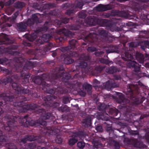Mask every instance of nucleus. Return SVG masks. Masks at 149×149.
Segmentation results:
<instances>
[{
    "label": "nucleus",
    "mask_w": 149,
    "mask_h": 149,
    "mask_svg": "<svg viewBox=\"0 0 149 149\" xmlns=\"http://www.w3.org/2000/svg\"><path fill=\"white\" fill-rule=\"evenodd\" d=\"M11 93H4L0 94V99L3 100L6 104L18 107L20 112H25L29 110H34L40 107L41 105L33 103L27 104L24 102L27 100L26 97L23 96L18 95L16 97Z\"/></svg>",
    "instance_id": "obj_1"
},
{
    "label": "nucleus",
    "mask_w": 149,
    "mask_h": 149,
    "mask_svg": "<svg viewBox=\"0 0 149 149\" xmlns=\"http://www.w3.org/2000/svg\"><path fill=\"white\" fill-rule=\"evenodd\" d=\"M4 119L6 120V124H5V122L0 123V127L6 131L7 135L5 136L0 130V141L1 142H6L9 139L10 137L17 134L16 130L17 128V118L16 116L8 115L3 119Z\"/></svg>",
    "instance_id": "obj_2"
},
{
    "label": "nucleus",
    "mask_w": 149,
    "mask_h": 149,
    "mask_svg": "<svg viewBox=\"0 0 149 149\" xmlns=\"http://www.w3.org/2000/svg\"><path fill=\"white\" fill-rule=\"evenodd\" d=\"M4 119L6 120V124H5V122L0 123V127L6 131L7 135L5 136L0 130V141L1 142H6L9 139L10 137L17 134L16 130L17 128V118L16 116L8 115L3 119Z\"/></svg>",
    "instance_id": "obj_3"
},
{
    "label": "nucleus",
    "mask_w": 149,
    "mask_h": 149,
    "mask_svg": "<svg viewBox=\"0 0 149 149\" xmlns=\"http://www.w3.org/2000/svg\"><path fill=\"white\" fill-rule=\"evenodd\" d=\"M64 69L63 65H61L59 67H57L53 69L50 73L51 78V82H53L54 84L55 85H58V81L61 78V80L66 85H69L70 88H74L77 86L79 88L81 86V83L77 81L72 82L69 80L71 76L68 73L64 72L63 71Z\"/></svg>",
    "instance_id": "obj_4"
},
{
    "label": "nucleus",
    "mask_w": 149,
    "mask_h": 149,
    "mask_svg": "<svg viewBox=\"0 0 149 149\" xmlns=\"http://www.w3.org/2000/svg\"><path fill=\"white\" fill-rule=\"evenodd\" d=\"M147 5L140 4L134 2L132 4V8L137 13L133 15L132 13L128 11H122L120 13L122 17L126 18L136 20V19L139 18L143 19H147L149 20V14H148L146 9Z\"/></svg>",
    "instance_id": "obj_5"
},
{
    "label": "nucleus",
    "mask_w": 149,
    "mask_h": 149,
    "mask_svg": "<svg viewBox=\"0 0 149 149\" xmlns=\"http://www.w3.org/2000/svg\"><path fill=\"white\" fill-rule=\"evenodd\" d=\"M130 51L124 50V52L121 54V57L124 60L127 61L126 65L127 67L133 68L134 71L135 72H139L141 65H139L136 62L131 60L135 58L139 63H143L144 59L143 55L138 52H136L135 54L133 55V54L130 53Z\"/></svg>",
    "instance_id": "obj_6"
},
{
    "label": "nucleus",
    "mask_w": 149,
    "mask_h": 149,
    "mask_svg": "<svg viewBox=\"0 0 149 149\" xmlns=\"http://www.w3.org/2000/svg\"><path fill=\"white\" fill-rule=\"evenodd\" d=\"M99 35L95 32L90 33L89 34L84 38L83 40L84 42L82 43V45H97L100 47L99 45H103V41L108 36V32L104 29H101L98 31Z\"/></svg>",
    "instance_id": "obj_7"
},
{
    "label": "nucleus",
    "mask_w": 149,
    "mask_h": 149,
    "mask_svg": "<svg viewBox=\"0 0 149 149\" xmlns=\"http://www.w3.org/2000/svg\"><path fill=\"white\" fill-rule=\"evenodd\" d=\"M22 58L17 57L15 58V60L18 63L15 65V68L17 71L21 72V77L22 79V82L25 81L26 83L29 82V78L31 76V74L29 73V70L35 66L36 62L27 61L25 65L23 66L22 62L24 60L22 61H20Z\"/></svg>",
    "instance_id": "obj_8"
},
{
    "label": "nucleus",
    "mask_w": 149,
    "mask_h": 149,
    "mask_svg": "<svg viewBox=\"0 0 149 149\" xmlns=\"http://www.w3.org/2000/svg\"><path fill=\"white\" fill-rule=\"evenodd\" d=\"M13 41L10 40L6 34L2 33L0 36V56L5 52L8 53L12 55H15L16 52L15 51L18 46L12 44Z\"/></svg>",
    "instance_id": "obj_9"
},
{
    "label": "nucleus",
    "mask_w": 149,
    "mask_h": 149,
    "mask_svg": "<svg viewBox=\"0 0 149 149\" xmlns=\"http://www.w3.org/2000/svg\"><path fill=\"white\" fill-rule=\"evenodd\" d=\"M127 87V91L126 93L127 97L133 100L135 104L141 103L142 101L139 98H137L136 96L140 93L141 89L143 88L144 85L139 81L134 84H128Z\"/></svg>",
    "instance_id": "obj_10"
},
{
    "label": "nucleus",
    "mask_w": 149,
    "mask_h": 149,
    "mask_svg": "<svg viewBox=\"0 0 149 149\" xmlns=\"http://www.w3.org/2000/svg\"><path fill=\"white\" fill-rule=\"evenodd\" d=\"M46 22L43 26L39 27L34 32L31 33V34L27 33L25 35L24 37L26 39V40L23 41V44L25 46L30 47L32 46L30 42H29L33 41L37 37V33L40 32L46 31L48 30L49 27L52 25V23L50 21Z\"/></svg>",
    "instance_id": "obj_11"
},
{
    "label": "nucleus",
    "mask_w": 149,
    "mask_h": 149,
    "mask_svg": "<svg viewBox=\"0 0 149 149\" xmlns=\"http://www.w3.org/2000/svg\"><path fill=\"white\" fill-rule=\"evenodd\" d=\"M75 135L77 136V138L79 137L84 138L86 140L91 142L93 144L94 149L95 148L97 149L103 146L100 140V138H97L95 134H92L89 135L83 131H80L77 132Z\"/></svg>",
    "instance_id": "obj_12"
},
{
    "label": "nucleus",
    "mask_w": 149,
    "mask_h": 149,
    "mask_svg": "<svg viewBox=\"0 0 149 149\" xmlns=\"http://www.w3.org/2000/svg\"><path fill=\"white\" fill-rule=\"evenodd\" d=\"M32 81L37 85L42 86V89L44 90L46 86H50L52 84H54L53 82H51V78L49 73H44L41 76H37L31 78Z\"/></svg>",
    "instance_id": "obj_13"
},
{
    "label": "nucleus",
    "mask_w": 149,
    "mask_h": 149,
    "mask_svg": "<svg viewBox=\"0 0 149 149\" xmlns=\"http://www.w3.org/2000/svg\"><path fill=\"white\" fill-rule=\"evenodd\" d=\"M27 141H33L32 143L26 144L25 148L28 149H34L37 146V143H43L46 141L44 136H35L33 135H27L21 140V142L25 143Z\"/></svg>",
    "instance_id": "obj_14"
},
{
    "label": "nucleus",
    "mask_w": 149,
    "mask_h": 149,
    "mask_svg": "<svg viewBox=\"0 0 149 149\" xmlns=\"http://www.w3.org/2000/svg\"><path fill=\"white\" fill-rule=\"evenodd\" d=\"M115 94H116V95H113V98L116 99L118 103L124 105V107L126 109L125 113V115H129V116L131 115V112L133 110L132 108L127 104V103L129 102V100L125 98L124 95L121 93L115 92Z\"/></svg>",
    "instance_id": "obj_15"
},
{
    "label": "nucleus",
    "mask_w": 149,
    "mask_h": 149,
    "mask_svg": "<svg viewBox=\"0 0 149 149\" xmlns=\"http://www.w3.org/2000/svg\"><path fill=\"white\" fill-rule=\"evenodd\" d=\"M28 116V115H26L24 116L23 118L21 120L22 125L25 127H28L29 126H36L38 125L45 126L47 124V123L43 120L39 119L35 121Z\"/></svg>",
    "instance_id": "obj_16"
},
{
    "label": "nucleus",
    "mask_w": 149,
    "mask_h": 149,
    "mask_svg": "<svg viewBox=\"0 0 149 149\" xmlns=\"http://www.w3.org/2000/svg\"><path fill=\"white\" fill-rule=\"evenodd\" d=\"M107 20L105 19H102L95 16H90L86 19V23L89 26H94L98 25L104 26L107 25Z\"/></svg>",
    "instance_id": "obj_17"
},
{
    "label": "nucleus",
    "mask_w": 149,
    "mask_h": 149,
    "mask_svg": "<svg viewBox=\"0 0 149 149\" xmlns=\"http://www.w3.org/2000/svg\"><path fill=\"white\" fill-rule=\"evenodd\" d=\"M58 81V84L56 85H55L54 84H52V83H51V84L50 85V86L51 85H54L56 86H57V88L53 87V88H48L49 86L48 87L46 86L44 90L46 88V91L47 93L51 94V95H55L57 96H57L59 97V95L61 94L67 93L68 91L66 88L64 87H60L58 86L59 84Z\"/></svg>",
    "instance_id": "obj_18"
},
{
    "label": "nucleus",
    "mask_w": 149,
    "mask_h": 149,
    "mask_svg": "<svg viewBox=\"0 0 149 149\" xmlns=\"http://www.w3.org/2000/svg\"><path fill=\"white\" fill-rule=\"evenodd\" d=\"M56 6V4L54 3H44V2H42L40 3L39 4L37 2H35L33 4V7L34 8L39 10H40L41 12L43 11L46 15H47V13H45L46 11H43L44 10L53 8Z\"/></svg>",
    "instance_id": "obj_19"
},
{
    "label": "nucleus",
    "mask_w": 149,
    "mask_h": 149,
    "mask_svg": "<svg viewBox=\"0 0 149 149\" xmlns=\"http://www.w3.org/2000/svg\"><path fill=\"white\" fill-rule=\"evenodd\" d=\"M59 33L63 34V35H58L55 37L56 41L57 42H58L59 45H61L66 39V36L70 37L72 36V32L68 31L65 28H63L59 29L58 30Z\"/></svg>",
    "instance_id": "obj_20"
},
{
    "label": "nucleus",
    "mask_w": 149,
    "mask_h": 149,
    "mask_svg": "<svg viewBox=\"0 0 149 149\" xmlns=\"http://www.w3.org/2000/svg\"><path fill=\"white\" fill-rule=\"evenodd\" d=\"M13 87L17 91L18 93L21 94H26L28 95H30L34 97H37L39 96L37 93L33 91H32L31 92V91H30L28 88H25L24 87L21 88L16 83H13Z\"/></svg>",
    "instance_id": "obj_21"
},
{
    "label": "nucleus",
    "mask_w": 149,
    "mask_h": 149,
    "mask_svg": "<svg viewBox=\"0 0 149 149\" xmlns=\"http://www.w3.org/2000/svg\"><path fill=\"white\" fill-rule=\"evenodd\" d=\"M91 57L86 54L83 53L80 55L79 59L82 61H80L79 64V66L81 68H85L87 65L86 62L90 60Z\"/></svg>",
    "instance_id": "obj_22"
},
{
    "label": "nucleus",
    "mask_w": 149,
    "mask_h": 149,
    "mask_svg": "<svg viewBox=\"0 0 149 149\" xmlns=\"http://www.w3.org/2000/svg\"><path fill=\"white\" fill-rule=\"evenodd\" d=\"M105 68V66L100 65L96 66L94 68L92 66L88 67L87 70L88 72L91 74L95 75L101 73Z\"/></svg>",
    "instance_id": "obj_23"
},
{
    "label": "nucleus",
    "mask_w": 149,
    "mask_h": 149,
    "mask_svg": "<svg viewBox=\"0 0 149 149\" xmlns=\"http://www.w3.org/2000/svg\"><path fill=\"white\" fill-rule=\"evenodd\" d=\"M70 45L61 48V51L63 52H65L66 51H70V50L74 49L76 46L78 45V41L75 39H72L69 41Z\"/></svg>",
    "instance_id": "obj_24"
},
{
    "label": "nucleus",
    "mask_w": 149,
    "mask_h": 149,
    "mask_svg": "<svg viewBox=\"0 0 149 149\" xmlns=\"http://www.w3.org/2000/svg\"><path fill=\"white\" fill-rule=\"evenodd\" d=\"M51 37V36L49 34H43L38 39H37L35 42L36 46H39L45 42H48Z\"/></svg>",
    "instance_id": "obj_25"
},
{
    "label": "nucleus",
    "mask_w": 149,
    "mask_h": 149,
    "mask_svg": "<svg viewBox=\"0 0 149 149\" xmlns=\"http://www.w3.org/2000/svg\"><path fill=\"white\" fill-rule=\"evenodd\" d=\"M57 98V96L53 95H49L45 96L43 98V100L45 101V103H42L41 105L48 107L50 106L51 102Z\"/></svg>",
    "instance_id": "obj_26"
},
{
    "label": "nucleus",
    "mask_w": 149,
    "mask_h": 149,
    "mask_svg": "<svg viewBox=\"0 0 149 149\" xmlns=\"http://www.w3.org/2000/svg\"><path fill=\"white\" fill-rule=\"evenodd\" d=\"M27 21L20 22L17 24V30L18 31L23 32L25 31L27 29V26H31L29 24Z\"/></svg>",
    "instance_id": "obj_27"
},
{
    "label": "nucleus",
    "mask_w": 149,
    "mask_h": 149,
    "mask_svg": "<svg viewBox=\"0 0 149 149\" xmlns=\"http://www.w3.org/2000/svg\"><path fill=\"white\" fill-rule=\"evenodd\" d=\"M20 72V77H19V75H18V74H16L15 75H14V78H15V79H16L17 81L18 82V83H19V84H17V83H16V82H14V83H12V87L13 88L14 90H15L16 92H17V93L19 94H21L20 93H18V92L16 90H15V89L13 88V83H16L17 85L19 86H20L21 87V88H22L23 87H22L21 86V85H20V84H22L23 86H28V84H29V82H28V83H26L25 81H24V82H22V78L21 77V72Z\"/></svg>",
    "instance_id": "obj_28"
},
{
    "label": "nucleus",
    "mask_w": 149,
    "mask_h": 149,
    "mask_svg": "<svg viewBox=\"0 0 149 149\" xmlns=\"http://www.w3.org/2000/svg\"><path fill=\"white\" fill-rule=\"evenodd\" d=\"M113 6L111 4L104 5L99 4L96 7V10L98 11H104L107 10H110L112 8Z\"/></svg>",
    "instance_id": "obj_29"
},
{
    "label": "nucleus",
    "mask_w": 149,
    "mask_h": 149,
    "mask_svg": "<svg viewBox=\"0 0 149 149\" xmlns=\"http://www.w3.org/2000/svg\"><path fill=\"white\" fill-rule=\"evenodd\" d=\"M39 14L38 13H36L33 14L31 18L28 19L27 21V22L31 26L33 25L35 23H38L39 22V18L37 15Z\"/></svg>",
    "instance_id": "obj_30"
},
{
    "label": "nucleus",
    "mask_w": 149,
    "mask_h": 149,
    "mask_svg": "<svg viewBox=\"0 0 149 149\" xmlns=\"http://www.w3.org/2000/svg\"><path fill=\"white\" fill-rule=\"evenodd\" d=\"M132 144L134 147L139 148H143L146 147V146L142 142L139 141L136 139H134L133 140Z\"/></svg>",
    "instance_id": "obj_31"
},
{
    "label": "nucleus",
    "mask_w": 149,
    "mask_h": 149,
    "mask_svg": "<svg viewBox=\"0 0 149 149\" xmlns=\"http://www.w3.org/2000/svg\"><path fill=\"white\" fill-rule=\"evenodd\" d=\"M109 122H103V125L104 126L105 131L109 133L110 136L111 133H113V131L112 129L111 124L109 123Z\"/></svg>",
    "instance_id": "obj_32"
},
{
    "label": "nucleus",
    "mask_w": 149,
    "mask_h": 149,
    "mask_svg": "<svg viewBox=\"0 0 149 149\" xmlns=\"http://www.w3.org/2000/svg\"><path fill=\"white\" fill-rule=\"evenodd\" d=\"M116 84L113 81H108L105 85V88L108 91L111 90L112 88L116 87Z\"/></svg>",
    "instance_id": "obj_33"
},
{
    "label": "nucleus",
    "mask_w": 149,
    "mask_h": 149,
    "mask_svg": "<svg viewBox=\"0 0 149 149\" xmlns=\"http://www.w3.org/2000/svg\"><path fill=\"white\" fill-rule=\"evenodd\" d=\"M82 123L85 127H88L90 126L91 125V117L88 116L83 119Z\"/></svg>",
    "instance_id": "obj_34"
},
{
    "label": "nucleus",
    "mask_w": 149,
    "mask_h": 149,
    "mask_svg": "<svg viewBox=\"0 0 149 149\" xmlns=\"http://www.w3.org/2000/svg\"><path fill=\"white\" fill-rule=\"evenodd\" d=\"M106 51L107 53H108L113 52L119 53V50L118 47L113 45H110V48L107 50Z\"/></svg>",
    "instance_id": "obj_35"
},
{
    "label": "nucleus",
    "mask_w": 149,
    "mask_h": 149,
    "mask_svg": "<svg viewBox=\"0 0 149 149\" xmlns=\"http://www.w3.org/2000/svg\"><path fill=\"white\" fill-rule=\"evenodd\" d=\"M73 49L70 50V51H66L65 52H64L67 54L68 56L70 57H73L76 58L78 57L80 55H79V53L78 52H72V50Z\"/></svg>",
    "instance_id": "obj_36"
},
{
    "label": "nucleus",
    "mask_w": 149,
    "mask_h": 149,
    "mask_svg": "<svg viewBox=\"0 0 149 149\" xmlns=\"http://www.w3.org/2000/svg\"><path fill=\"white\" fill-rule=\"evenodd\" d=\"M47 130H49V131H47V132L49 133V134L52 135H56L60 132V130L56 128H54L53 129L52 127H49L48 128Z\"/></svg>",
    "instance_id": "obj_37"
},
{
    "label": "nucleus",
    "mask_w": 149,
    "mask_h": 149,
    "mask_svg": "<svg viewBox=\"0 0 149 149\" xmlns=\"http://www.w3.org/2000/svg\"><path fill=\"white\" fill-rule=\"evenodd\" d=\"M12 81L13 79L11 77H6L3 79H0V84L6 85L9 83H12Z\"/></svg>",
    "instance_id": "obj_38"
},
{
    "label": "nucleus",
    "mask_w": 149,
    "mask_h": 149,
    "mask_svg": "<svg viewBox=\"0 0 149 149\" xmlns=\"http://www.w3.org/2000/svg\"><path fill=\"white\" fill-rule=\"evenodd\" d=\"M78 141L77 136L75 135H72L69 139L68 143L70 146L74 145Z\"/></svg>",
    "instance_id": "obj_39"
},
{
    "label": "nucleus",
    "mask_w": 149,
    "mask_h": 149,
    "mask_svg": "<svg viewBox=\"0 0 149 149\" xmlns=\"http://www.w3.org/2000/svg\"><path fill=\"white\" fill-rule=\"evenodd\" d=\"M52 117V113L46 111L45 110L42 116V118L44 119H48Z\"/></svg>",
    "instance_id": "obj_40"
},
{
    "label": "nucleus",
    "mask_w": 149,
    "mask_h": 149,
    "mask_svg": "<svg viewBox=\"0 0 149 149\" xmlns=\"http://www.w3.org/2000/svg\"><path fill=\"white\" fill-rule=\"evenodd\" d=\"M83 87L86 90L87 92L89 95H90L91 93V90L92 89V86L87 83H84L82 85Z\"/></svg>",
    "instance_id": "obj_41"
},
{
    "label": "nucleus",
    "mask_w": 149,
    "mask_h": 149,
    "mask_svg": "<svg viewBox=\"0 0 149 149\" xmlns=\"http://www.w3.org/2000/svg\"><path fill=\"white\" fill-rule=\"evenodd\" d=\"M117 69L114 66H111L106 69V72L109 74H113L117 71Z\"/></svg>",
    "instance_id": "obj_42"
},
{
    "label": "nucleus",
    "mask_w": 149,
    "mask_h": 149,
    "mask_svg": "<svg viewBox=\"0 0 149 149\" xmlns=\"http://www.w3.org/2000/svg\"><path fill=\"white\" fill-rule=\"evenodd\" d=\"M109 112L110 114L114 116L118 115L119 113V111L115 108H111L109 109Z\"/></svg>",
    "instance_id": "obj_43"
},
{
    "label": "nucleus",
    "mask_w": 149,
    "mask_h": 149,
    "mask_svg": "<svg viewBox=\"0 0 149 149\" xmlns=\"http://www.w3.org/2000/svg\"><path fill=\"white\" fill-rule=\"evenodd\" d=\"M25 6V3L23 2L17 1L14 4V6L17 8H22Z\"/></svg>",
    "instance_id": "obj_44"
},
{
    "label": "nucleus",
    "mask_w": 149,
    "mask_h": 149,
    "mask_svg": "<svg viewBox=\"0 0 149 149\" xmlns=\"http://www.w3.org/2000/svg\"><path fill=\"white\" fill-rule=\"evenodd\" d=\"M70 57L68 56L65 58L64 59V63L67 64H69L73 63L74 62V60Z\"/></svg>",
    "instance_id": "obj_45"
},
{
    "label": "nucleus",
    "mask_w": 149,
    "mask_h": 149,
    "mask_svg": "<svg viewBox=\"0 0 149 149\" xmlns=\"http://www.w3.org/2000/svg\"><path fill=\"white\" fill-rule=\"evenodd\" d=\"M128 132L132 136H137L138 137H139V134L138 131L137 130H132L131 129H128Z\"/></svg>",
    "instance_id": "obj_46"
},
{
    "label": "nucleus",
    "mask_w": 149,
    "mask_h": 149,
    "mask_svg": "<svg viewBox=\"0 0 149 149\" xmlns=\"http://www.w3.org/2000/svg\"><path fill=\"white\" fill-rule=\"evenodd\" d=\"M8 149H18L17 147L14 143H8L6 144Z\"/></svg>",
    "instance_id": "obj_47"
},
{
    "label": "nucleus",
    "mask_w": 149,
    "mask_h": 149,
    "mask_svg": "<svg viewBox=\"0 0 149 149\" xmlns=\"http://www.w3.org/2000/svg\"><path fill=\"white\" fill-rule=\"evenodd\" d=\"M8 149H18L17 147L14 143H8L6 144Z\"/></svg>",
    "instance_id": "obj_48"
},
{
    "label": "nucleus",
    "mask_w": 149,
    "mask_h": 149,
    "mask_svg": "<svg viewBox=\"0 0 149 149\" xmlns=\"http://www.w3.org/2000/svg\"><path fill=\"white\" fill-rule=\"evenodd\" d=\"M110 30L111 31H121V29L116 26H113L111 24L110 25Z\"/></svg>",
    "instance_id": "obj_49"
},
{
    "label": "nucleus",
    "mask_w": 149,
    "mask_h": 149,
    "mask_svg": "<svg viewBox=\"0 0 149 149\" xmlns=\"http://www.w3.org/2000/svg\"><path fill=\"white\" fill-rule=\"evenodd\" d=\"M62 24L61 19L59 20L56 19L54 21L53 25L57 27H59L62 25Z\"/></svg>",
    "instance_id": "obj_50"
},
{
    "label": "nucleus",
    "mask_w": 149,
    "mask_h": 149,
    "mask_svg": "<svg viewBox=\"0 0 149 149\" xmlns=\"http://www.w3.org/2000/svg\"><path fill=\"white\" fill-rule=\"evenodd\" d=\"M53 46V44L52 43L50 42L48 43L44 47V51L45 52H47L50 50Z\"/></svg>",
    "instance_id": "obj_51"
},
{
    "label": "nucleus",
    "mask_w": 149,
    "mask_h": 149,
    "mask_svg": "<svg viewBox=\"0 0 149 149\" xmlns=\"http://www.w3.org/2000/svg\"><path fill=\"white\" fill-rule=\"evenodd\" d=\"M115 37L112 36H107V37L104 39V41H106L108 43L112 42L113 41L115 40Z\"/></svg>",
    "instance_id": "obj_52"
},
{
    "label": "nucleus",
    "mask_w": 149,
    "mask_h": 149,
    "mask_svg": "<svg viewBox=\"0 0 149 149\" xmlns=\"http://www.w3.org/2000/svg\"><path fill=\"white\" fill-rule=\"evenodd\" d=\"M140 34V36L142 37L143 38L145 37L143 36V34L146 35H148L149 34V31L145 30H142L139 31Z\"/></svg>",
    "instance_id": "obj_53"
},
{
    "label": "nucleus",
    "mask_w": 149,
    "mask_h": 149,
    "mask_svg": "<svg viewBox=\"0 0 149 149\" xmlns=\"http://www.w3.org/2000/svg\"><path fill=\"white\" fill-rule=\"evenodd\" d=\"M62 102L64 104H67L70 102V100L69 97L67 96H64L62 100Z\"/></svg>",
    "instance_id": "obj_54"
},
{
    "label": "nucleus",
    "mask_w": 149,
    "mask_h": 149,
    "mask_svg": "<svg viewBox=\"0 0 149 149\" xmlns=\"http://www.w3.org/2000/svg\"><path fill=\"white\" fill-rule=\"evenodd\" d=\"M98 108L99 111L104 112L105 111L106 106L104 104H101L100 105L98 106Z\"/></svg>",
    "instance_id": "obj_55"
},
{
    "label": "nucleus",
    "mask_w": 149,
    "mask_h": 149,
    "mask_svg": "<svg viewBox=\"0 0 149 149\" xmlns=\"http://www.w3.org/2000/svg\"><path fill=\"white\" fill-rule=\"evenodd\" d=\"M99 118L102 120L106 121L107 122H108V120L109 119V118L107 116L103 114H101L99 116Z\"/></svg>",
    "instance_id": "obj_56"
},
{
    "label": "nucleus",
    "mask_w": 149,
    "mask_h": 149,
    "mask_svg": "<svg viewBox=\"0 0 149 149\" xmlns=\"http://www.w3.org/2000/svg\"><path fill=\"white\" fill-rule=\"evenodd\" d=\"M58 109L59 111L62 112H67L68 111V109L66 105L60 107L58 108Z\"/></svg>",
    "instance_id": "obj_57"
},
{
    "label": "nucleus",
    "mask_w": 149,
    "mask_h": 149,
    "mask_svg": "<svg viewBox=\"0 0 149 149\" xmlns=\"http://www.w3.org/2000/svg\"><path fill=\"white\" fill-rule=\"evenodd\" d=\"M85 143L83 141H79L77 143V147L80 149H83L85 146Z\"/></svg>",
    "instance_id": "obj_58"
},
{
    "label": "nucleus",
    "mask_w": 149,
    "mask_h": 149,
    "mask_svg": "<svg viewBox=\"0 0 149 149\" xmlns=\"http://www.w3.org/2000/svg\"><path fill=\"white\" fill-rule=\"evenodd\" d=\"M80 28V26L79 25L71 24L70 27V29L72 30H78Z\"/></svg>",
    "instance_id": "obj_59"
},
{
    "label": "nucleus",
    "mask_w": 149,
    "mask_h": 149,
    "mask_svg": "<svg viewBox=\"0 0 149 149\" xmlns=\"http://www.w3.org/2000/svg\"><path fill=\"white\" fill-rule=\"evenodd\" d=\"M0 71H3V72L7 74H9L11 73L10 71L8 69L1 67H0Z\"/></svg>",
    "instance_id": "obj_60"
},
{
    "label": "nucleus",
    "mask_w": 149,
    "mask_h": 149,
    "mask_svg": "<svg viewBox=\"0 0 149 149\" xmlns=\"http://www.w3.org/2000/svg\"><path fill=\"white\" fill-rule=\"evenodd\" d=\"M112 12H108L107 13H104L102 14V16L104 18H109L112 16Z\"/></svg>",
    "instance_id": "obj_61"
},
{
    "label": "nucleus",
    "mask_w": 149,
    "mask_h": 149,
    "mask_svg": "<svg viewBox=\"0 0 149 149\" xmlns=\"http://www.w3.org/2000/svg\"><path fill=\"white\" fill-rule=\"evenodd\" d=\"M47 14H49L50 15L57 16V10H51Z\"/></svg>",
    "instance_id": "obj_62"
},
{
    "label": "nucleus",
    "mask_w": 149,
    "mask_h": 149,
    "mask_svg": "<svg viewBox=\"0 0 149 149\" xmlns=\"http://www.w3.org/2000/svg\"><path fill=\"white\" fill-rule=\"evenodd\" d=\"M45 109H39L35 111V113L36 114L40 115L42 117L43 112L44 111Z\"/></svg>",
    "instance_id": "obj_63"
},
{
    "label": "nucleus",
    "mask_w": 149,
    "mask_h": 149,
    "mask_svg": "<svg viewBox=\"0 0 149 149\" xmlns=\"http://www.w3.org/2000/svg\"><path fill=\"white\" fill-rule=\"evenodd\" d=\"M113 145L115 149H119L120 147L119 143L115 140L113 141Z\"/></svg>",
    "instance_id": "obj_64"
}]
</instances>
